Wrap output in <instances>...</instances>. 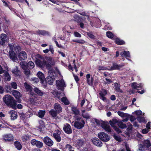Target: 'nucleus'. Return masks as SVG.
Returning a JSON list of instances; mask_svg holds the SVG:
<instances>
[{"instance_id":"6e6552de","label":"nucleus","mask_w":151,"mask_h":151,"mask_svg":"<svg viewBox=\"0 0 151 151\" xmlns=\"http://www.w3.org/2000/svg\"><path fill=\"white\" fill-rule=\"evenodd\" d=\"M30 144L33 146H35L37 148H41L43 146V143L35 139H33L31 140Z\"/></svg>"},{"instance_id":"f8f14e48","label":"nucleus","mask_w":151,"mask_h":151,"mask_svg":"<svg viewBox=\"0 0 151 151\" xmlns=\"http://www.w3.org/2000/svg\"><path fill=\"white\" fill-rule=\"evenodd\" d=\"M107 90L104 89H102L99 93L100 99L104 101L106 100V98L105 96L107 94Z\"/></svg>"},{"instance_id":"7ed1b4c3","label":"nucleus","mask_w":151,"mask_h":151,"mask_svg":"<svg viewBox=\"0 0 151 151\" xmlns=\"http://www.w3.org/2000/svg\"><path fill=\"white\" fill-rule=\"evenodd\" d=\"M9 41V37L6 34L1 33L0 35V45L4 47Z\"/></svg>"},{"instance_id":"4c0bfd02","label":"nucleus","mask_w":151,"mask_h":151,"mask_svg":"<svg viewBox=\"0 0 151 151\" xmlns=\"http://www.w3.org/2000/svg\"><path fill=\"white\" fill-rule=\"evenodd\" d=\"M84 143V141L83 139H78L76 143L79 147L82 146Z\"/></svg>"},{"instance_id":"1a4fd4ad","label":"nucleus","mask_w":151,"mask_h":151,"mask_svg":"<svg viewBox=\"0 0 151 151\" xmlns=\"http://www.w3.org/2000/svg\"><path fill=\"white\" fill-rule=\"evenodd\" d=\"M44 143L46 145L49 147H51L53 145V141L48 137H45L43 139Z\"/></svg>"},{"instance_id":"58836bf2","label":"nucleus","mask_w":151,"mask_h":151,"mask_svg":"<svg viewBox=\"0 0 151 151\" xmlns=\"http://www.w3.org/2000/svg\"><path fill=\"white\" fill-rule=\"evenodd\" d=\"M45 111L40 110V111L38 112V116L40 118L43 117L45 115Z\"/></svg>"},{"instance_id":"2eb2a0df","label":"nucleus","mask_w":151,"mask_h":151,"mask_svg":"<svg viewBox=\"0 0 151 151\" xmlns=\"http://www.w3.org/2000/svg\"><path fill=\"white\" fill-rule=\"evenodd\" d=\"M101 126L104 129L106 132L109 133L111 132L110 126L106 124L104 122H103L101 124Z\"/></svg>"},{"instance_id":"423d86ee","label":"nucleus","mask_w":151,"mask_h":151,"mask_svg":"<svg viewBox=\"0 0 151 151\" xmlns=\"http://www.w3.org/2000/svg\"><path fill=\"white\" fill-rule=\"evenodd\" d=\"M56 84L57 89L62 91L64 90V87H65L66 86L63 80H57Z\"/></svg>"},{"instance_id":"bf43d9fd","label":"nucleus","mask_w":151,"mask_h":151,"mask_svg":"<svg viewBox=\"0 0 151 151\" xmlns=\"http://www.w3.org/2000/svg\"><path fill=\"white\" fill-rule=\"evenodd\" d=\"M29 69H24V74L27 76H29L30 74V72Z\"/></svg>"},{"instance_id":"13d9d810","label":"nucleus","mask_w":151,"mask_h":151,"mask_svg":"<svg viewBox=\"0 0 151 151\" xmlns=\"http://www.w3.org/2000/svg\"><path fill=\"white\" fill-rule=\"evenodd\" d=\"M65 147L66 149H68L69 151H72L73 147L70 144H67L66 145Z\"/></svg>"},{"instance_id":"aec40b11","label":"nucleus","mask_w":151,"mask_h":151,"mask_svg":"<svg viewBox=\"0 0 151 151\" xmlns=\"http://www.w3.org/2000/svg\"><path fill=\"white\" fill-rule=\"evenodd\" d=\"M27 58V55L26 52L24 51H22L20 52L18 58L20 60H25Z\"/></svg>"},{"instance_id":"473e14b6","label":"nucleus","mask_w":151,"mask_h":151,"mask_svg":"<svg viewBox=\"0 0 151 151\" xmlns=\"http://www.w3.org/2000/svg\"><path fill=\"white\" fill-rule=\"evenodd\" d=\"M27 69H32L35 66L34 63L32 61H30L27 63Z\"/></svg>"},{"instance_id":"0e129e2a","label":"nucleus","mask_w":151,"mask_h":151,"mask_svg":"<svg viewBox=\"0 0 151 151\" xmlns=\"http://www.w3.org/2000/svg\"><path fill=\"white\" fill-rule=\"evenodd\" d=\"M36 59H40L41 60H43L44 59V57L39 54H37L35 56Z\"/></svg>"},{"instance_id":"a878e982","label":"nucleus","mask_w":151,"mask_h":151,"mask_svg":"<svg viewBox=\"0 0 151 151\" xmlns=\"http://www.w3.org/2000/svg\"><path fill=\"white\" fill-rule=\"evenodd\" d=\"M4 73V76L5 80L6 81H10L11 79V77L8 72L5 70Z\"/></svg>"},{"instance_id":"c85d7f7f","label":"nucleus","mask_w":151,"mask_h":151,"mask_svg":"<svg viewBox=\"0 0 151 151\" xmlns=\"http://www.w3.org/2000/svg\"><path fill=\"white\" fill-rule=\"evenodd\" d=\"M13 94L17 101H19V100H20V96L19 92L17 91L14 90L13 91Z\"/></svg>"},{"instance_id":"338daca9","label":"nucleus","mask_w":151,"mask_h":151,"mask_svg":"<svg viewBox=\"0 0 151 151\" xmlns=\"http://www.w3.org/2000/svg\"><path fill=\"white\" fill-rule=\"evenodd\" d=\"M80 14L84 16H86V17L87 18V19L89 20V16L88 15H87L86 14L85 12H82L81 13H79Z\"/></svg>"},{"instance_id":"c03bdc74","label":"nucleus","mask_w":151,"mask_h":151,"mask_svg":"<svg viewBox=\"0 0 151 151\" xmlns=\"http://www.w3.org/2000/svg\"><path fill=\"white\" fill-rule=\"evenodd\" d=\"M73 42H76L81 44H83L85 43V41L83 40H79L77 39L76 40H73Z\"/></svg>"},{"instance_id":"2f4dec72","label":"nucleus","mask_w":151,"mask_h":151,"mask_svg":"<svg viewBox=\"0 0 151 151\" xmlns=\"http://www.w3.org/2000/svg\"><path fill=\"white\" fill-rule=\"evenodd\" d=\"M71 110L73 114L76 115H78L80 114V111L78 110L76 107L73 106L71 108Z\"/></svg>"},{"instance_id":"f03ea898","label":"nucleus","mask_w":151,"mask_h":151,"mask_svg":"<svg viewBox=\"0 0 151 151\" xmlns=\"http://www.w3.org/2000/svg\"><path fill=\"white\" fill-rule=\"evenodd\" d=\"M75 117L76 121L74 124V126L77 129H82L84 127L85 124L84 120L82 117L77 116H76Z\"/></svg>"},{"instance_id":"49530a36","label":"nucleus","mask_w":151,"mask_h":151,"mask_svg":"<svg viewBox=\"0 0 151 151\" xmlns=\"http://www.w3.org/2000/svg\"><path fill=\"white\" fill-rule=\"evenodd\" d=\"M27 63L24 61H22L20 62V64L23 69H27Z\"/></svg>"},{"instance_id":"a19ab883","label":"nucleus","mask_w":151,"mask_h":151,"mask_svg":"<svg viewBox=\"0 0 151 151\" xmlns=\"http://www.w3.org/2000/svg\"><path fill=\"white\" fill-rule=\"evenodd\" d=\"M118 122V120L116 119H113L112 120L109 121V123L111 127L115 126L114 124Z\"/></svg>"},{"instance_id":"603ef678","label":"nucleus","mask_w":151,"mask_h":151,"mask_svg":"<svg viewBox=\"0 0 151 151\" xmlns=\"http://www.w3.org/2000/svg\"><path fill=\"white\" fill-rule=\"evenodd\" d=\"M51 64V63H50L46 61V65L45 66H46V68L47 69H51V68H52L50 65Z\"/></svg>"},{"instance_id":"b1692460","label":"nucleus","mask_w":151,"mask_h":151,"mask_svg":"<svg viewBox=\"0 0 151 151\" xmlns=\"http://www.w3.org/2000/svg\"><path fill=\"white\" fill-rule=\"evenodd\" d=\"M54 108L55 110L57 111V113L59 114L62 111V109L60 105L58 103H56L55 104Z\"/></svg>"},{"instance_id":"69168bd1","label":"nucleus","mask_w":151,"mask_h":151,"mask_svg":"<svg viewBox=\"0 0 151 151\" xmlns=\"http://www.w3.org/2000/svg\"><path fill=\"white\" fill-rule=\"evenodd\" d=\"M124 52L125 53L124 57L126 58H130V53L129 51H126L124 50Z\"/></svg>"},{"instance_id":"e433bc0d","label":"nucleus","mask_w":151,"mask_h":151,"mask_svg":"<svg viewBox=\"0 0 151 151\" xmlns=\"http://www.w3.org/2000/svg\"><path fill=\"white\" fill-rule=\"evenodd\" d=\"M61 101L65 105H68L70 104L69 101L68 100L67 98L65 97H62L61 99Z\"/></svg>"},{"instance_id":"393cba45","label":"nucleus","mask_w":151,"mask_h":151,"mask_svg":"<svg viewBox=\"0 0 151 151\" xmlns=\"http://www.w3.org/2000/svg\"><path fill=\"white\" fill-rule=\"evenodd\" d=\"M122 66L120 65H118L115 63H112V66L111 67L110 70H119L121 68Z\"/></svg>"},{"instance_id":"ddd939ff","label":"nucleus","mask_w":151,"mask_h":151,"mask_svg":"<svg viewBox=\"0 0 151 151\" xmlns=\"http://www.w3.org/2000/svg\"><path fill=\"white\" fill-rule=\"evenodd\" d=\"M63 130L65 133L68 134H71L72 132L70 125L68 123H66L64 125Z\"/></svg>"},{"instance_id":"4be33fe9","label":"nucleus","mask_w":151,"mask_h":151,"mask_svg":"<svg viewBox=\"0 0 151 151\" xmlns=\"http://www.w3.org/2000/svg\"><path fill=\"white\" fill-rule=\"evenodd\" d=\"M37 75L38 78L40 79L41 83H43L45 81V77L44 74L42 72L39 71L37 74Z\"/></svg>"},{"instance_id":"cd10ccee","label":"nucleus","mask_w":151,"mask_h":151,"mask_svg":"<svg viewBox=\"0 0 151 151\" xmlns=\"http://www.w3.org/2000/svg\"><path fill=\"white\" fill-rule=\"evenodd\" d=\"M115 43L119 45H125V42L124 40H121L119 38H116L115 39Z\"/></svg>"},{"instance_id":"6e6d98bb","label":"nucleus","mask_w":151,"mask_h":151,"mask_svg":"<svg viewBox=\"0 0 151 151\" xmlns=\"http://www.w3.org/2000/svg\"><path fill=\"white\" fill-rule=\"evenodd\" d=\"M11 85L12 87L14 89H16L17 88V86L16 83L15 82H12L11 83Z\"/></svg>"},{"instance_id":"a211bd4d","label":"nucleus","mask_w":151,"mask_h":151,"mask_svg":"<svg viewBox=\"0 0 151 151\" xmlns=\"http://www.w3.org/2000/svg\"><path fill=\"white\" fill-rule=\"evenodd\" d=\"M30 100L32 103L35 102L37 100V95L32 91H30Z\"/></svg>"},{"instance_id":"f257e3e1","label":"nucleus","mask_w":151,"mask_h":151,"mask_svg":"<svg viewBox=\"0 0 151 151\" xmlns=\"http://www.w3.org/2000/svg\"><path fill=\"white\" fill-rule=\"evenodd\" d=\"M2 99L7 106L12 108L15 106L16 100L12 96L9 94L6 95L3 97Z\"/></svg>"},{"instance_id":"bb28decb","label":"nucleus","mask_w":151,"mask_h":151,"mask_svg":"<svg viewBox=\"0 0 151 151\" xmlns=\"http://www.w3.org/2000/svg\"><path fill=\"white\" fill-rule=\"evenodd\" d=\"M33 90L35 93L39 96H42L44 94L43 92L37 87H35Z\"/></svg>"},{"instance_id":"72a5a7b5","label":"nucleus","mask_w":151,"mask_h":151,"mask_svg":"<svg viewBox=\"0 0 151 151\" xmlns=\"http://www.w3.org/2000/svg\"><path fill=\"white\" fill-rule=\"evenodd\" d=\"M49 113L51 116L53 118L56 117L57 114H59L57 113V111H56L53 109H51L49 111Z\"/></svg>"},{"instance_id":"37998d69","label":"nucleus","mask_w":151,"mask_h":151,"mask_svg":"<svg viewBox=\"0 0 151 151\" xmlns=\"http://www.w3.org/2000/svg\"><path fill=\"white\" fill-rule=\"evenodd\" d=\"M51 93L55 97L57 98L58 99L59 98L60 96L58 91H56L55 90H53Z\"/></svg>"},{"instance_id":"79ce46f5","label":"nucleus","mask_w":151,"mask_h":151,"mask_svg":"<svg viewBox=\"0 0 151 151\" xmlns=\"http://www.w3.org/2000/svg\"><path fill=\"white\" fill-rule=\"evenodd\" d=\"M137 119L139 123L144 122L145 121V118L142 116H138L137 118Z\"/></svg>"},{"instance_id":"3c124183","label":"nucleus","mask_w":151,"mask_h":151,"mask_svg":"<svg viewBox=\"0 0 151 151\" xmlns=\"http://www.w3.org/2000/svg\"><path fill=\"white\" fill-rule=\"evenodd\" d=\"M24 86L26 89L28 91H32V87L31 86L28 84L27 83H25L24 84Z\"/></svg>"},{"instance_id":"f704fd0d","label":"nucleus","mask_w":151,"mask_h":151,"mask_svg":"<svg viewBox=\"0 0 151 151\" xmlns=\"http://www.w3.org/2000/svg\"><path fill=\"white\" fill-rule=\"evenodd\" d=\"M77 22L81 28L82 29H83L84 27V24L82 22V19L80 17H78V19H77Z\"/></svg>"},{"instance_id":"20e7f679","label":"nucleus","mask_w":151,"mask_h":151,"mask_svg":"<svg viewBox=\"0 0 151 151\" xmlns=\"http://www.w3.org/2000/svg\"><path fill=\"white\" fill-rule=\"evenodd\" d=\"M98 137L101 140L105 142H107L110 139V137L103 132L99 133L98 134Z\"/></svg>"},{"instance_id":"9d476101","label":"nucleus","mask_w":151,"mask_h":151,"mask_svg":"<svg viewBox=\"0 0 151 151\" xmlns=\"http://www.w3.org/2000/svg\"><path fill=\"white\" fill-rule=\"evenodd\" d=\"M60 134L61 132L58 129L57 130L56 132L53 134V137L56 141L58 142H59L61 141V138L60 136Z\"/></svg>"},{"instance_id":"0eeeda50","label":"nucleus","mask_w":151,"mask_h":151,"mask_svg":"<svg viewBox=\"0 0 151 151\" xmlns=\"http://www.w3.org/2000/svg\"><path fill=\"white\" fill-rule=\"evenodd\" d=\"M42 60H41L40 59H36L35 63L37 67L42 69L44 68L45 66L46 61L44 59Z\"/></svg>"},{"instance_id":"5701e85b","label":"nucleus","mask_w":151,"mask_h":151,"mask_svg":"<svg viewBox=\"0 0 151 151\" xmlns=\"http://www.w3.org/2000/svg\"><path fill=\"white\" fill-rule=\"evenodd\" d=\"M36 33L37 35H42L43 36L49 35L50 34V33L48 31L45 30H39L36 31Z\"/></svg>"},{"instance_id":"e2e57ef3","label":"nucleus","mask_w":151,"mask_h":151,"mask_svg":"<svg viewBox=\"0 0 151 151\" xmlns=\"http://www.w3.org/2000/svg\"><path fill=\"white\" fill-rule=\"evenodd\" d=\"M114 138V139L118 142H120L121 141V138L119 136H118L117 135H113Z\"/></svg>"},{"instance_id":"8fccbe9b","label":"nucleus","mask_w":151,"mask_h":151,"mask_svg":"<svg viewBox=\"0 0 151 151\" xmlns=\"http://www.w3.org/2000/svg\"><path fill=\"white\" fill-rule=\"evenodd\" d=\"M117 113L119 116L123 117H124V116H127L126 115H127V114L124 113L120 111H118Z\"/></svg>"},{"instance_id":"412c9836","label":"nucleus","mask_w":151,"mask_h":151,"mask_svg":"<svg viewBox=\"0 0 151 151\" xmlns=\"http://www.w3.org/2000/svg\"><path fill=\"white\" fill-rule=\"evenodd\" d=\"M9 54L10 58L13 61H14L17 59L16 54L14 51H9Z\"/></svg>"},{"instance_id":"c9c22d12","label":"nucleus","mask_w":151,"mask_h":151,"mask_svg":"<svg viewBox=\"0 0 151 151\" xmlns=\"http://www.w3.org/2000/svg\"><path fill=\"white\" fill-rule=\"evenodd\" d=\"M15 106L14 107H12V108L13 109L16 110L17 109H22V105L20 104H19L17 105V102L15 100Z\"/></svg>"},{"instance_id":"4468645a","label":"nucleus","mask_w":151,"mask_h":151,"mask_svg":"<svg viewBox=\"0 0 151 151\" xmlns=\"http://www.w3.org/2000/svg\"><path fill=\"white\" fill-rule=\"evenodd\" d=\"M12 72L15 77H19L21 75V72L18 69L17 66H16L15 68L13 69Z\"/></svg>"},{"instance_id":"7c9ffc66","label":"nucleus","mask_w":151,"mask_h":151,"mask_svg":"<svg viewBox=\"0 0 151 151\" xmlns=\"http://www.w3.org/2000/svg\"><path fill=\"white\" fill-rule=\"evenodd\" d=\"M114 86L116 91L121 93H123V91L122 90L120 89V85H119L117 83H115Z\"/></svg>"},{"instance_id":"774afa93","label":"nucleus","mask_w":151,"mask_h":151,"mask_svg":"<svg viewBox=\"0 0 151 151\" xmlns=\"http://www.w3.org/2000/svg\"><path fill=\"white\" fill-rule=\"evenodd\" d=\"M49 47V51H50L52 54H53L54 52V50L53 46L51 45H50Z\"/></svg>"},{"instance_id":"5fc2aeb1","label":"nucleus","mask_w":151,"mask_h":151,"mask_svg":"<svg viewBox=\"0 0 151 151\" xmlns=\"http://www.w3.org/2000/svg\"><path fill=\"white\" fill-rule=\"evenodd\" d=\"M119 127L122 129H124L126 128L127 127V126L126 124H124L123 122H121L118 124Z\"/></svg>"},{"instance_id":"680f3d73","label":"nucleus","mask_w":151,"mask_h":151,"mask_svg":"<svg viewBox=\"0 0 151 151\" xmlns=\"http://www.w3.org/2000/svg\"><path fill=\"white\" fill-rule=\"evenodd\" d=\"M9 47L10 49L9 51H14L13 50L14 48V46L13 44H9Z\"/></svg>"},{"instance_id":"052dcab7","label":"nucleus","mask_w":151,"mask_h":151,"mask_svg":"<svg viewBox=\"0 0 151 151\" xmlns=\"http://www.w3.org/2000/svg\"><path fill=\"white\" fill-rule=\"evenodd\" d=\"M39 123L40 125L39 126V128L42 129L44 126V123L42 120L39 121Z\"/></svg>"},{"instance_id":"de8ad7c7","label":"nucleus","mask_w":151,"mask_h":151,"mask_svg":"<svg viewBox=\"0 0 151 151\" xmlns=\"http://www.w3.org/2000/svg\"><path fill=\"white\" fill-rule=\"evenodd\" d=\"M17 115L16 113L12 112L11 114V119L14 120L17 119Z\"/></svg>"},{"instance_id":"ea45409f","label":"nucleus","mask_w":151,"mask_h":151,"mask_svg":"<svg viewBox=\"0 0 151 151\" xmlns=\"http://www.w3.org/2000/svg\"><path fill=\"white\" fill-rule=\"evenodd\" d=\"M106 36L111 39L113 38L114 35L110 31H107L106 32Z\"/></svg>"},{"instance_id":"39448f33","label":"nucleus","mask_w":151,"mask_h":151,"mask_svg":"<svg viewBox=\"0 0 151 151\" xmlns=\"http://www.w3.org/2000/svg\"><path fill=\"white\" fill-rule=\"evenodd\" d=\"M14 138V137L12 134H5L2 135V140L6 142H11L13 141Z\"/></svg>"},{"instance_id":"4d7b16f0","label":"nucleus","mask_w":151,"mask_h":151,"mask_svg":"<svg viewBox=\"0 0 151 151\" xmlns=\"http://www.w3.org/2000/svg\"><path fill=\"white\" fill-rule=\"evenodd\" d=\"M113 128L114 130L118 133H121L122 132L121 130L117 126H115L113 127Z\"/></svg>"},{"instance_id":"6ab92c4d","label":"nucleus","mask_w":151,"mask_h":151,"mask_svg":"<svg viewBox=\"0 0 151 151\" xmlns=\"http://www.w3.org/2000/svg\"><path fill=\"white\" fill-rule=\"evenodd\" d=\"M91 75L90 74H87L86 75V81L87 83L90 86L93 85L94 80L92 77H91Z\"/></svg>"},{"instance_id":"09e8293b","label":"nucleus","mask_w":151,"mask_h":151,"mask_svg":"<svg viewBox=\"0 0 151 151\" xmlns=\"http://www.w3.org/2000/svg\"><path fill=\"white\" fill-rule=\"evenodd\" d=\"M48 74L49 75L48 76H54L53 74H55V73L53 70V68H52L51 69H48Z\"/></svg>"},{"instance_id":"c756f323","label":"nucleus","mask_w":151,"mask_h":151,"mask_svg":"<svg viewBox=\"0 0 151 151\" xmlns=\"http://www.w3.org/2000/svg\"><path fill=\"white\" fill-rule=\"evenodd\" d=\"M14 145L17 150H20L22 147V145L20 142L18 141H16L14 142Z\"/></svg>"},{"instance_id":"dca6fc26","label":"nucleus","mask_w":151,"mask_h":151,"mask_svg":"<svg viewBox=\"0 0 151 151\" xmlns=\"http://www.w3.org/2000/svg\"><path fill=\"white\" fill-rule=\"evenodd\" d=\"M92 142L94 145L99 147H101L102 145V143L101 140L96 137L92 139Z\"/></svg>"},{"instance_id":"a18cd8bd","label":"nucleus","mask_w":151,"mask_h":151,"mask_svg":"<svg viewBox=\"0 0 151 151\" xmlns=\"http://www.w3.org/2000/svg\"><path fill=\"white\" fill-rule=\"evenodd\" d=\"M29 138V136L28 134L24 135L22 137V139L24 142H25Z\"/></svg>"},{"instance_id":"9b49d317","label":"nucleus","mask_w":151,"mask_h":151,"mask_svg":"<svg viewBox=\"0 0 151 151\" xmlns=\"http://www.w3.org/2000/svg\"><path fill=\"white\" fill-rule=\"evenodd\" d=\"M151 146V144L150 142V140L149 139H147L144 140L143 145H140V146L139 147V150L140 151H142V148H145L146 147L147 148Z\"/></svg>"},{"instance_id":"f3484780","label":"nucleus","mask_w":151,"mask_h":151,"mask_svg":"<svg viewBox=\"0 0 151 151\" xmlns=\"http://www.w3.org/2000/svg\"><path fill=\"white\" fill-rule=\"evenodd\" d=\"M55 79L54 76H48L45 79V81L46 83L50 85H52Z\"/></svg>"},{"instance_id":"864d4df0","label":"nucleus","mask_w":151,"mask_h":151,"mask_svg":"<svg viewBox=\"0 0 151 151\" xmlns=\"http://www.w3.org/2000/svg\"><path fill=\"white\" fill-rule=\"evenodd\" d=\"M87 34L88 37L91 39L93 40L95 39L96 37L91 32H88L87 33Z\"/></svg>"}]
</instances>
